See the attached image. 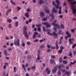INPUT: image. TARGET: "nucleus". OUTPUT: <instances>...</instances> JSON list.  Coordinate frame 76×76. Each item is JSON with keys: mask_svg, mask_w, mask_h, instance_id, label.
Returning a JSON list of instances; mask_svg holds the SVG:
<instances>
[{"mask_svg": "<svg viewBox=\"0 0 76 76\" xmlns=\"http://www.w3.org/2000/svg\"><path fill=\"white\" fill-rule=\"evenodd\" d=\"M43 31L44 32H48V34L49 35H50L51 36H54V35H55V36H56L57 37H55V38H57V36H58V34H57L56 33L54 32H53V34L50 33V30H46L45 29H43Z\"/></svg>", "mask_w": 76, "mask_h": 76, "instance_id": "obj_1", "label": "nucleus"}, {"mask_svg": "<svg viewBox=\"0 0 76 76\" xmlns=\"http://www.w3.org/2000/svg\"><path fill=\"white\" fill-rule=\"evenodd\" d=\"M56 23L57 20H55L53 21V23H52V25H53V26H55V27H57L58 28V29H60V26L58 24H56Z\"/></svg>", "mask_w": 76, "mask_h": 76, "instance_id": "obj_2", "label": "nucleus"}, {"mask_svg": "<svg viewBox=\"0 0 76 76\" xmlns=\"http://www.w3.org/2000/svg\"><path fill=\"white\" fill-rule=\"evenodd\" d=\"M14 43L15 45L19 46L20 45V40L19 39H18L16 40H14Z\"/></svg>", "mask_w": 76, "mask_h": 76, "instance_id": "obj_3", "label": "nucleus"}, {"mask_svg": "<svg viewBox=\"0 0 76 76\" xmlns=\"http://www.w3.org/2000/svg\"><path fill=\"white\" fill-rule=\"evenodd\" d=\"M23 33L24 36L26 37V38H29V35H27V31H26V29H23Z\"/></svg>", "mask_w": 76, "mask_h": 76, "instance_id": "obj_4", "label": "nucleus"}, {"mask_svg": "<svg viewBox=\"0 0 76 76\" xmlns=\"http://www.w3.org/2000/svg\"><path fill=\"white\" fill-rule=\"evenodd\" d=\"M64 47L62 46H61L60 47V49L61 50H58V52L59 54H61V53L63 52V50H64Z\"/></svg>", "mask_w": 76, "mask_h": 76, "instance_id": "obj_5", "label": "nucleus"}, {"mask_svg": "<svg viewBox=\"0 0 76 76\" xmlns=\"http://www.w3.org/2000/svg\"><path fill=\"white\" fill-rule=\"evenodd\" d=\"M43 25H45L47 28H50L51 25L48 23H42Z\"/></svg>", "mask_w": 76, "mask_h": 76, "instance_id": "obj_6", "label": "nucleus"}, {"mask_svg": "<svg viewBox=\"0 0 76 76\" xmlns=\"http://www.w3.org/2000/svg\"><path fill=\"white\" fill-rule=\"evenodd\" d=\"M46 72H47V73L48 75H49L50 73V68L48 67H47L46 70H45Z\"/></svg>", "mask_w": 76, "mask_h": 76, "instance_id": "obj_7", "label": "nucleus"}, {"mask_svg": "<svg viewBox=\"0 0 76 76\" xmlns=\"http://www.w3.org/2000/svg\"><path fill=\"white\" fill-rule=\"evenodd\" d=\"M57 66H55L54 69H53L52 71V72L53 73H55L57 71Z\"/></svg>", "mask_w": 76, "mask_h": 76, "instance_id": "obj_8", "label": "nucleus"}, {"mask_svg": "<svg viewBox=\"0 0 76 76\" xmlns=\"http://www.w3.org/2000/svg\"><path fill=\"white\" fill-rule=\"evenodd\" d=\"M50 63L51 64H56V62H55V60L53 59H51L50 60Z\"/></svg>", "mask_w": 76, "mask_h": 76, "instance_id": "obj_9", "label": "nucleus"}, {"mask_svg": "<svg viewBox=\"0 0 76 76\" xmlns=\"http://www.w3.org/2000/svg\"><path fill=\"white\" fill-rule=\"evenodd\" d=\"M66 35H67V36L68 38H71V37H72L71 34L70 33H69V32L68 31L66 32Z\"/></svg>", "mask_w": 76, "mask_h": 76, "instance_id": "obj_10", "label": "nucleus"}, {"mask_svg": "<svg viewBox=\"0 0 76 76\" xmlns=\"http://www.w3.org/2000/svg\"><path fill=\"white\" fill-rule=\"evenodd\" d=\"M52 12V13H57V10L55 9V8H54V7H53Z\"/></svg>", "mask_w": 76, "mask_h": 76, "instance_id": "obj_11", "label": "nucleus"}, {"mask_svg": "<svg viewBox=\"0 0 76 76\" xmlns=\"http://www.w3.org/2000/svg\"><path fill=\"white\" fill-rule=\"evenodd\" d=\"M36 27L38 28L37 29H41V24H37L36 25Z\"/></svg>", "mask_w": 76, "mask_h": 76, "instance_id": "obj_12", "label": "nucleus"}, {"mask_svg": "<svg viewBox=\"0 0 76 76\" xmlns=\"http://www.w3.org/2000/svg\"><path fill=\"white\" fill-rule=\"evenodd\" d=\"M40 16L41 17L44 16V15H45V13H44L43 12H40Z\"/></svg>", "mask_w": 76, "mask_h": 76, "instance_id": "obj_13", "label": "nucleus"}, {"mask_svg": "<svg viewBox=\"0 0 76 76\" xmlns=\"http://www.w3.org/2000/svg\"><path fill=\"white\" fill-rule=\"evenodd\" d=\"M45 3V1H42V0H39V4H41L42 3Z\"/></svg>", "mask_w": 76, "mask_h": 76, "instance_id": "obj_14", "label": "nucleus"}, {"mask_svg": "<svg viewBox=\"0 0 76 76\" xmlns=\"http://www.w3.org/2000/svg\"><path fill=\"white\" fill-rule=\"evenodd\" d=\"M31 56H27V59L28 61H29L30 60H31Z\"/></svg>", "mask_w": 76, "mask_h": 76, "instance_id": "obj_15", "label": "nucleus"}, {"mask_svg": "<svg viewBox=\"0 0 76 76\" xmlns=\"http://www.w3.org/2000/svg\"><path fill=\"white\" fill-rule=\"evenodd\" d=\"M15 26L16 27L18 26V24H19V22L18 21H16L15 23Z\"/></svg>", "mask_w": 76, "mask_h": 76, "instance_id": "obj_16", "label": "nucleus"}, {"mask_svg": "<svg viewBox=\"0 0 76 76\" xmlns=\"http://www.w3.org/2000/svg\"><path fill=\"white\" fill-rule=\"evenodd\" d=\"M4 54L5 56L7 55V50H4Z\"/></svg>", "mask_w": 76, "mask_h": 76, "instance_id": "obj_17", "label": "nucleus"}, {"mask_svg": "<svg viewBox=\"0 0 76 76\" xmlns=\"http://www.w3.org/2000/svg\"><path fill=\"white\" fill-rule=\"evenodd\" d=\"M25 16L27 18H28V17H29V13H26L25 14Z\"/></svg>", "mask_w": 76, "mask_h": 76, "instance_id": "obj_18", "label": "nucleus"}, {"mask_svg": "<svg viewBox=\"0 0 76 76\" xmlns=\"http://www.w3.org/2000/svg\"><path fill=\"white\" fill-rule=\"evenodd\" d=\"M49 16H50V17H51L52 18V19H53L54 18V15H52L51 14H49Z\"/></svg>", "mask_w": 76, "mask_h": 76, "instance_id": "obj_19", "label": "nucleus"}, {"mask_svg": "<svg viewBox=\"0 0 76 76\" xmlns=\"http://www.w3.org/2000/svg\"><path fill=\"white\" fill-rule=\"evenodd\" d=\"M45 13H46L48 14H49L50 13V10H45Z\"/></svg>", "mask_w": 76, "mask_h": 76, "instance_id": "obj_20", "label": "nucleus"}, {"mask_svg": "<svg viewBox=\"0 0 76 76\" xmlns=\"http://www.w3.org/2000/svg\"><path fill=\"white\" fill-rule=\"evenodd\" d=\"M58 67L59 70H60V69H61V67H62V65H60L59 66H58Z\"/></svg>", "mask_w": 76, "mask_h": 76, "instance_id": "obj_21", "label": "nucleus"}, {"mask_svg": "<svg viewBox=\"0 0 76 76\" xmlns=\"http://www.w3.org/2000/svg\"><path fill=\"white\" fill-rule=\"evenodd\" d=\"M10 2L12 4H13V5H15V4H16V3L13 1H12V0H11Z\"/></svg>", "mask_w": 76, "mask_h": 76, "instance_id": "obj_22", "label": "nucleus"}, {"mask_svg": "<svg viewBox=\"0 0 76 76\" xmlns=\"http://www.w3.org/2000/svg\"><path fill=\"white\" fill-rule=\"evenodd\" d=\"M70 72H65V74L66 75H70Z\"/></svg>", "mask_w": 76, "mask_h": 76, "instance_id": "obj_23", "label": "nucleus"}, {"mask_svg": "<svg viewBox=\"0 0 76 76\" xmlns=\"http://www.w3.org/2000/svg\"><path fill=\"white\" fill-rule=\"evenodd\" d=\"M68 56H69V57H73V55H72V53L71 52L69 54H68Z\"/></svg>", "mask_w": 76, "mask_h": 76, "instance_id": "obj_24", "label": "nucleus"}, {"mask_svg": "<svg viewBox=\"0 0 76 76\" xmlns=\"http://www.w3.org/2000/svg\"><path fill=\"white\" fill-rule=\"evenodd\" d=\"M71 3L72 4V5H74L75 4H76V1H74L73 2H71Z\"/></svg>", "mask_w": 76, "mask_h": 76, "instance_id": "obj_25", "label": "nucleus"}, {"mask_svg": "<svg viewBox=\"0 0 76 76\" xmlns=\"http://www.w3.org/2000/svg\"><path fill=\"white\" fill-rule=\"evenodd\" d=\"M61 29H64V26L63 24H61Z\"/></svg>", "mask_w": 76, "mask_h": 76, "instance_id": "obj_26", "label": "nucleus"}, {"mask_svg": "<svg viewBox=\"0 0 76 76\" xmlns=\"http://www.w3.org/2000/svg\"><path fill=\"white\" fill-rule=\"evenodd\" d=\"M62 32V30H59L58 32V35H60L61 34V32Z\"/></svg>", "mask_w": 76, "mask_h": 76, "instance_id": "obj_27", "label": "nucleus"}, {"mask_svg": "<svg viewBox=\"0 0 76 76\" xmlns=\"http://www.w3.org/2000/svg\"><path fill=\"white\" fill-rule=\"evenodd\" d=\"M17 9L18 11H19L21 9V8H20L19 7H17Z\"/></svg>", "mask_w": 76, "mask_h": 76, "instance_id": "obj_28", "label": "nucleus"}, {"mask_svg": "<svg viewBox=\"0 0 76 76\" xmlns=\"http://www.w3.org/2000/svg\"><path fill=\"white\" fill-rule=\"evenodd\" d=\"M42 21H46L47 19L46 18H44L42 19Z\"/></svg>", "mask_w": 76, "mask_h": 76, "instance_id": "obj_29", "label": "nucleus"}, {"mask_svg": "<svg viewBox=\"0 0 76 76\" xmlns=\"http://www.w3.org/2000/svg\"><path fill=\"white\" fill-rule=\"evenodd\" d=\"M7 22H9V23H10L12 22V20L10 19H7Z\"/></svg>", "mask_w": 76, "mask_h": 76, "instance_id": "obj_30", "label": "nucleus"}, {"mask_svg": "<svg viewBox=\"0 0 76 76\" xmlns=\"http://www.w3.org/2000/svg\"><path fill=\"white\" fill-rule=\"evenodd\" d=\"M36 68V66H33L31 68V69H35Z\"/></svg>", "mask_w": 76, "mask_h": 76, "instance_id": "obj_31", "label": "nucleus"}, {"mask_svg": "<svg viewBox=\"0 0 76 76\" xmlns=\"http://www.w3.org/2000/svg\"><path fill=\"white\" fill-rule=\"evenodd\" d=\"M59 61L60 63H61L62 62V58H59Z\"/></svg>", "mask_w": 76, "mask_h": 76, "instance_id": "obj_32", "label": "nucleus"}, {"mask_svg": "<svg viewBox=\"0 0 76 76\" xmlns=\"http://www.w3.org/2000/svg\"><path fill=\"white\" fill-rule=\"evenodd\" d=\"M56 2L57 3L58 5H60V4L59 3V2L58 0H56Z\"/></svg>", "mask_w": 76, "mask_h": 76, "instance_id": "obj_33", "label": "nucleus"}, {"mask_svg": "<svg viewBox=\"0 0 76 76\" xmlns=\"http://www.w3.org/2000/svg\"><path fill=\"white\" fill-rule=\"evenodd\" d=\"M63 63H64V64H67V61H63Z\"/></svg>", "mask_w": 76, "mask_h": 76, "instance_id": "obj_34", "label": "nucleus"}, {"mask_svg": "<svg viewBox=\"0 0 76 76\" xmlns=\"http://www.w3.org/2000/svg\"><path fill=\"white\" fill-rule=\"evenodd\" d=\"M37 59L38 60H40V57H39V54H38L37 55Z\"/></svg>", "mask_w": 76, "mask_h": 76, "instance_id": "obj_35", "label": "nucleus"}, {"mask_svg": "<svg viewBox=\"0 0 76 76\" xmlns=\"http://www.w3.org/2000/svg\"><path fill=\"white\" fill-rule=\"evenodd\" d=\"M76 44H74L72 46V48H75V47H76Z\"/></svg>", "mask_w": 76, "mask_h": 76, "instance_id": "obj_36", "label": "nucleus"}, {"mask_svg": "<svg viewBox=\"0 0 76 76\" xmlns=\"http://www.w3.org/2000/svg\"><path fill=\"white\" fill-rule=\"evenodd\" d=\"M38 34V33L37 32H34V34L35 35H37Z\"/></svg>", "mask_w": 76, "mask_h": 76, "instance_id": "obj_37", "label": "nucleus"}, {"mask_svg": "<svg viewBox=\"0 0 76 76\" xmlns=\"http://www.w3.org/2000/svg\"><path fill=\"white\" fill-rule=\"evenodd\" d=\"M66 71V70L65 69H61V72H62L63 73H64Z\"/></svg>", "mask_w": 76, "mask_h": 76, "instance_id": "obj_38", "label": "nucleus"}, {"mask_svg": "<svg viewBox=\"0 0 76 76\" xmlns=\"http://www.w3.org/2000/svg\"><path fill=\"white\" fill-rule=\"evenodd\" d=\"M56 49H58L59 48V47H58V45H56Z\"/></svg>", "mask_w": 76, "mask_h": 76, "instance_id": "obj_39", "label": "nucleus"}, {"mask_svg": "<svg viewBox=\"0 0 76 76\" xmlns=\"http://www.w3.org/2000/svg\"><path fill=\"white\" fill-rule=\"evenodd\" d=\"M53 4L54 6H57V4H56L55 2L54 1L53 2Z\"/></svg>", "mask_w": 76, "mask_h": 76, "instance_id": "obj_40", "label": "nucleus"}, {"mask_svg": "<svg viewBox=\"0 0 76 76\" xmlns=\"http://www.w3.org/2000/svg\"><path fill=\"white\" fill-rule=\"evenodd\" d=\"M45 47L44 45H42L40 46V48H44Z\"/></svg>", "mask_w": 76, "mask_h": 76, "instance_id": "obj_41", "label": "nucleus"}, {"mask_svg": "<svg viewBox=\"0 0 76 76\" xmlns=\"http://www.w3.org/2000/svg\"><path fill=\"white\" fill-rule=\"evenodd\" d=\"M58 76H60L61 75V72H60V70H59V71L58 72Z\"/></svg>", "mask_w": 76, "mask_h": 76, "instance_id": "obj_42", "label": "nucleus"}, {"mask_svg": "<svg viewBox=\"0 0 76 76\" xmlns=\"http://www.w3.org/2000/svg\"><path fill=\"white\" fill-rule=\"evenodd\" d=\"M47 47L48 48H50V47H51V46H50V45L48 44L47 45Z\"/></svg>", "mask_w": 76, "mask_h": 76, "instance_id": "obj_43", "label": "nucleus"}, {"mask_svg": "<svg viewBox=\"0 0 76 76\" xmlns=\"http://www.w3.org/2000/svg\"><path fill=\"white\" fill-rule=\"evenodd\" d=\"M4 64H5V66H8V63H7V62H5L4 63Z\"/></svg>", "mask_w": 76, "mask_h": 76, "instance_id": "obj_44", "label": "nucleus"}, {"mask_svg": "<svg viewBox=\"0 0 76 76\" xmlns=\"http://www.w3.org/2000/svg\"><path fill=\"white\" fill-rule=\"evenodd\" d=\"M38 39H36L34 41V42H38Z\"/></svg>", "mask_w": 76, "mask_h": 76, "instance_id": "obj_45", "label": "nucleus"}, {"mask_svg": "<svg viewBox=\"0 0 76 76\" xmlns=\"http://www.w3.org/2000/svg\"><path fill=\"white\" fill-rule=\"evenodd\" d=\"M3 68L4 69V70H6V65L4 66Z\"/></svg>", "mask_w": 76, "mask_h": 76, "instance_id": "obj_46", "label": "nucleus"}, {"mask_svg": "<svg viewBox=\"0 0 76 76\" xmlns=\"http://www.w3.org/2000/svg\"><path fill=\"white\" fill-rule=\"evenodd\" d=\"M12 26V24H10L9 25V28H11V27Z\"/></svg>", "mask_w": 76, "mask_h": 76, "instance_id": "obj_47", "label": "nucleus"}, {"mask_svg": "<svg viewBox=\"0 0 76 76\" xmlns=\"http://www.w3.org/2000/svg\"><path fill=\"white\" fill-rule=\"evenodd\" d=\"M52 47H53V46H51V49H55V48H56L55 47H53V48Z\"/></svg>", "mask_w": 76, "mask_h": 76, "instance_id": "obj_48", "label": "nucleus"}, {"mask_svg": "<svg viewBox=\"0 0 76 76\" xmlns=\"http://www.w3.org/2000/svg\"><path fill=\"white\" fill-rule=\"evenodd\" d=\"M71 31L72 32H73V33H74L75 32V29H72L71 30Z\"/></svg>", "mask_w": 76, "mask_h": 76, "instance_id": "obj_49", "label": "nucleus"}, {"mask_svg": "<svg viewBox=\"0 0 76 76\" xmlns=\"http://www.w3.org/2000/svg\"><path fill=\"white\" fill-rule=\"evenodd\" d=\"M23 47H25V44L24 43H23L22 44Z\"/></svg>", "mask_w": 76, "mask_h": 76, "instance_id": "obj_50", "label": "nucleus"}, {"mask_svg": "<svg viewBox=\"0 0 76 76\" xmlns=\"http://www.w3.org/2000/svg\"><path fill=\"white\" fill-rule=\"evenodd\" d=\"M44 41V39H42L40 40L39 41L40 42H42V41Z\"/></svg>", "mask_w": 76, "mask_h": 76, "instance_id": "obj_51", "label": "nucleus"}, {"mask_svg": "<svg viewBox=\"0 0 76 76\" xmlns=\"http://www.w3.org/2000/svg\"><path fill=\"white\" fill-rule=\"evenodd\" d=\"M47 53H49V52H51V50L50 49L47 50Z\"/></svg>", "mask_w": 76, "mask_h": 76, "instance_id": "obj_52", "label": "nucleus"}, {"mask_svg": "<svg viewBox=\"0 0 76 76\" xmlns=\"http://www.w3.org/2000/svg\"><path fill=\"white\" fill-rule=\"evenodd\" d=\"M51 58H56V57H55V56H51Z\"/></svg>", "mask_w": 76, "mask_h": 76, "instance_id": "obj_53", "label": "nucleus"}, {"mask_svg": "<svg viewBox=\"0 0 76 76\" xmlns=\"http://www.w3.org/2000/svg\"><path fill=\"white\" fill-rule=\"evenodd\" d=\"M33 38H34H34H36V35H35V34H34V35L33 36Z\"/></svg>", "mask_w": 76, "mask_h": 76, "instance_id": "obj_54", "label": "nucleus"}, {"mask_svg": "<svg viewBox=\"0 0 76 76\" xmlns=\"http://www.w3.org/2000/svg\"><path fill=\"white\" fill-rule=\"evenodd\" d=\"M58 13L59 14H61V10H59Z\"/></svg>", "mask_w": 76, "mask_h": 76, "instance_id": "obj_55", "label": "nucleus"}, {"mask_svg": "<svg viewBox=\"0 0 76 76\" xmlns=\"http://www.w3.org/2000/svg\"><path fill=\"white\" fill-rule=\"evenodd\" d=\"M8 50L9 51H11V50H12V48H8Z\"/></svg>", "mask_w": 76, "mask_h": 76, "instance_id": "obj_56", "label": "nucleus"}, {"mask_svg": "<svg viewBox=\"0 0 76 76\" xmlns=\"http://www.w3.org/2000/svg\"><path fill=\"white\" fill-rule=\"evenodd\" d=\"M5 39L8 40V39H9V37H6L5 38Z\"/></svg>", "mask_w": 76, "mask_h": 76, "instance_id": "obj_57", "label": "nucleus"}, {"mask_svg": "<svg viewBox=\"0 0 76 76\" xmlns=\"http://www.w3.org/2000/svg\"><path fill=\"white\" fill-rule=\"evenodd\" d=\"M28 51L26 50L25 51V54H28Z\"/></svg>", "mask_w": 76, "mask_h": 76, "instance_id": "obj_58", "label": "nucleus"}, {"mask_svg": "<svg viewBox=\"0 0 76 76\" xmlns=\"http://www.w3.org/2000/svg\"><path fill=\"white\" fill-rule=\"evenodd\" d=\"M56 9H58V7H59V6H58L57 5H56Z\"/></svg>", "mask_w": 76, "mask_h": 76, "instance_id": "obj_59", "label": "nucleus"}, {"mask_svg": "<svg viewBox=\"0 0 76 76\" xmlns=\"http://www.w3.org/2000/svg\"><path fill=\"white\" fill-rule=\"evenodd\" d=\"M40 50H39L38 52V54H39H39H40Z\"/></svg>", "mask_w": 76, "mask_h": 76, "instance_id": "obj_60", "label": "nucleus"}, {"mask_svg": "<svg viewBox=\"0 0 76 76\" xmlns=\"http://www.w3.org/2000/svg\"><path fill=\"white\" fill-rule=\"evenodd\" d=\"M59 17L61 19H62V18H63V16H62V15H59Z\"/></svg>", "mask_w": 76, "mask_h": 76, "instance_id": "obj_61", "label": "nucleus"}, {"mask_svg": "<svg viewBox=\"0 0 76 76\" xmlns=\"http://www.w3.org/2000/svg\"><path fill=\"white\" fill-rule=\"evenodd\" d=\"M27 12H29L30 11V10L28 8L27 9Z\"/></svg>", "mask_w": 76, "mask_h": 76, "instance_id": "obj_62", "label": "nucleus"}, {"mask_svg": "<svg viewBox=\"0 0 76 76\" xmlns=\"http://www.w3.org/2000/svg\"><path fill=\"white\" fill-rule=\"evenodd\" d=\"M35 27V25L33 24L32 25V28H34Z\"/></svg>", "mask_w": 76, "mask_h": 76, "instance_id": "obj_63", "label": "nucleus"}, {"mask_svg": "<svg viewBox=\"0 0 76 76\" xmlns=\"http://www.w3.org/2000/svg\"><path fill=\"white\" fill-rule=\"evenodd\" d=\"M26 76H29V74L28 73H26Z\"/></svg>", "mask_w": 76, "mask_h": 76, "instance_id": "obj_64", "label": "nucleus"}]
</instances>
